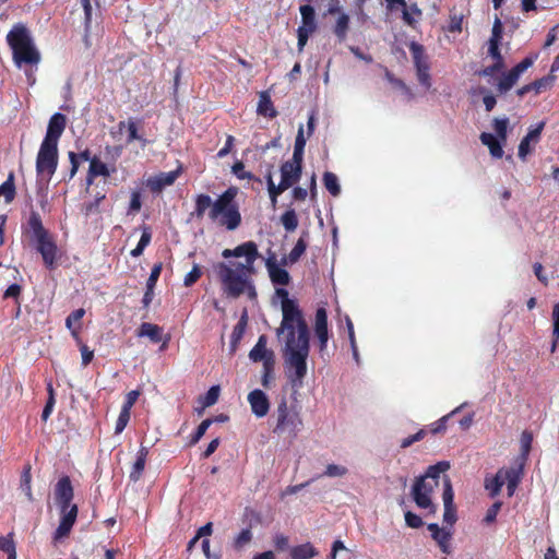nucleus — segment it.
<instances>
[{
  "label": "nucleus",
  "mask_w": 559,
  "mask_h": 559,
  "mask_svg": "<svg viewBox=\"0 0 559 559\" xmlns=\"http://www.w3.org/2000/svg\"><path fill=\"white\" fill-rule=\"evenodd\" d=\"M282 314L276 335L284 342L286 376L293 388L299 389L304 385L307 374V358L310 352L308 325L299 307L286 306Z\"/></svg>",
  "instance_id": "1"
},
{
  "label": "nucleus",
  "mask_w": 559,
  "mask_h": 559,
  "mask_svg": "<svg viewBox=\"0 0 559 559\" xmlns=\"http://www.w3.org/2000/svg\"><path fill=\"white\" fill-rule=\"evenodd\" d=\"M258 246L253 241H246L234 249H225L222 257L225 262L213 266L224 295L237 298L242 294L254 297L255 292L251 281L254 274V263L259 258Z\"/></svg>",
  "instance_id": "2"
},
{
  "label": "nucleus",
  "mask_w": 559,
  "mask_h": 559,
  "mask_svg": "<svg viewBox=\"0 0 559 559\" xmlns=\"http://www.w3.org/2000/svg\"><path fill=\"white\" fill-rule=\"evenodd\" d=\"M73 487L69 477H61L53 490L55 503L59 510V525L53 533V543H59L69 536L78 518V506L72 502Z\"/></svg>",
  "instance_id": "3"
},
{
  "label": "nucleus",
  "mask_w": 559,
  "mask_h": 559,
  "mask_svg": "<svg viewBox=\"0 0 559 559\" xmlns=\"http://www.w3.org/2000/svg\"><path fill=\"white\" fill-rule=\"evenodd\" d=\"M8 44L12 50L14 64L21 69L23 66L37 67L41 60L39 50L34 44L29 31L22 24H16L7 35Z\"/></svg>",
  "instance_id": "4"
},
{
  "label": "nucleus",
  "mask_w": 559,
  "mask_h": 559,
  "mask_svg": "<svg viewBox=\"0 0 559 559\" xmlns=\"http://www.w3.org/2000/svg\"><path fill=\"white\" fill-rule=\"evenodd\" d=\"M239 190L237 187H229L213 203L209 211V218L228 230L237 229L241 224V214L235 199Z\"/></svg>",
  "instance_id": "5"
},
{
  "label": "nucleus",
  "mask_w": 559,
  "mask_h": 559,
  "mask_svg": "<svg viewBox=\"0 0 559 559\" xmlns=\"http://www.w3.org/2000/svg\"><path fill=\"white\" fill-rule=\"evenodd\" d=\"M450 467L448 462H439L429 466L426 474L416 479L412 488V496L416 506L420 509H428L430 513L436 512V506L431 500V495L439 485L440 475Z\"/></svg>",
  "instance_id": "6"
},
{
  "label": "nucleus",
  "mask_w": 559,
  "mask_h": 559,
  "mask_svg": "<svg viewBox=\"0 0 559 559\" xmlns=\"http://www.w3.org/2000/svg\"><path fill=\"white\" fill-rule=\"evenodd\" d=\"M26 234L31 241L36 246L37 251L41 254L44 263L51 269L57 258V246L43 226L40 216L36 212H32L27 222Z\"/></svg>",
  "instance_id": "7"
},
{
  "label": "nucleus",
  "mask_w": 559,
  "mask_h": 559,
  "mask_svg": "<svg viewBox=\"0 0 559 559\" xmlns=\"http://www.w3.org/2000/svg\"><path fill=\"white\" fill-rule=\"evenodd\" d=\"M58 165V145L43 141L36 158L37 175L49 180Z\"/></svg>",
  "instance_id": "8"
},
{
  "label": "nucleus",
  "mask_w": 559,
  "mask_h": 559,
  "mask_svg": "<svg viewBox=\"0 0 559 559\" xmlns=\"http://www.w3.org/2000/svg\"><path fill=\"white\" fill-rule=\"evenodd\" d=\"M276 414L277 423L274 431L296 437L302 428V419L299 414L292 413L285 401L278 404Z\"/></svg>",
  "instance_id": "9"
},
{
  "label": "nucleus",
  "mask_w": 559,
  "mask_h": 559,
  "mask_svg": "<svg viewBox=\"0 0 559 559\" xmlns=\"http://www.w3.org/2000/svg\"><path fill=\"white\" fill-rule=\"evenodd\" d=\"M537 56L527 57L524 60H522L520 63H518L514 68H512L510 71L504 72L498 84L497 90L499 93L503 94L510 91L519 81L520 76L530 68L533 66L534 61L536 60Z\"/></svg>",
  "instance_id": "10"
},
{
  "label": "nucleus",
  "mask_w": 559,
  "mask_h": 559,
  "mask_svg": "<svg viewBox=\"0 0 559 559\" xmlns=\"http://www.w3.org/2000/svg\"><path fill=\"white\" fill-rule=\"evenodd\" d=\"M313 332L314 336L319 341V350L321 354H323L326 350L328 342L330 338L328 313L323 307L318 308L316 311Z\"/></svg>",
  "instance_id": "11"
},
{
  "label": "nucleus",
  "mask_w": 559,
  "mask_h": 559,
  "mask_svg": "<svg viewBox=\"0 0 559 559\" xmlns=\"http://www.w3.org/2000/svg\"><path fill=\"white\" fill-rule=\"evenodd\" d=\"M411 51L413 53L415 67L417 70V78L421 85L429 88L431 85L430 74H429V64L424 55V49L420 45L413 43L411 45Z\"/></svg>",
  "instance_id": "12"
},
{
  "label": "nucleus",
  "mask_w": 559,
  "mask_h": 559,
  "mask_svg": "<svg viewBox=\"0 0 559 559\" xmlns=\"http://www.w3.org/2000/svg\"><path fill=\"white\" fill-rule=\"evenodd\" d=\"M524 466L522 462L515 461L514 465L508 468H500V476L503 484H507L508 496L512 497L523 477Z\"/></svg>",
  "instance_id": "13"
},
{
  "label": "nucleus",
  "mask_w": 559,
  "mask_h": 559,
  "mask_svg": "<svg viewBox=\"0 0 559 559\" xmlns=\"http://www.w3.org/2000/svg\"><path fill=\"white\" fill-rule=\"evenodd\" d=\"M454 492L452 488L451 480L448 476L443 477V493H442V500L444 506V512H443V521L449 526H452L456 521V511L454 507Z\"/></svg>",
  "instance_id": "14"
},
{
  "label": "nucleus",
  "mask_w": 559,
  "mask_h": 559,
  "mask_svg": "<svg viewBox=\"0 0 559 559\" xmlns=\"http://www.w3.org/2000/svg\"><path fill=\"white\" fill-rule=\"evenodd\" d=\"M545 127V122L540 121L535 127H531L527 134L521 140L519 144L518 155L521 159H525L528 154L532 153L535 145L540 140L542 131Z\"/></svg>",
  "instance_id": "15"
},
{
  "label": "nucleus",
  "mask_w": 559,
  "mask_h": 559,
  "mask_svg": "<svg viewBox=\"0 0 559 559\" xmlns=\"http://www.w3.org/2000/svg\"><path fill=\"white\" fill-rule=\"evenodd\" d=\"M248 403L252 414L258 418L265 417L270 411L269 397L260 389H255L248 394Z\"/></svg>",
  "instance_id": "16"
},
{
  "label": "nucleus",
  "mask_w": 559,
  "mask_h": 559,
  "mask_svg": "<svg viewBox=\"0 0 559 559\" xmlns=\"http://www.w3.org/2000/svg\"><path fill=\"white\" fill-rule=\"evenodd\" d=\"M301 164L302 159H295V157H293L281 166V180L289 188L299 180L301 176Z\"/></svg>",
  "instance_id": "17"
},
{
  "label": "nucleus",
  "mask_w": 559,
  "mask_h": 559,
  "mask_svg": "<svg viewBox=\"0 0 559 559\" xmlns=\"http://www.w3.org/2000/svg\"><path fill=\"white\" fill-rule=\"evenodd\" d=\"M66 123H67V119H66L64 115L59 114V112L52 115L49 120L46 136H45L44 141L58 145L59 138L61 136V134L64 131Z\"/></svg>",
  "instance_id": "18"
},
{
  "label": "nucleus",
  "mask_w": 559,
  "mask_h": 559,
  "mask_svg": "<svg viewBox=\"0 0 559 559\" xmlns=\"http://www.w3.org/2000/svg\"><path fill=\"white\" fill-rule=\"evenodd\" d=\"M180 173H181L180 168L173 170V171H168V173H159L155 176L150 177L146 180V186L153 192H159L164 188L171 186L176 181V179L178 178Z\"/></svg>",
  "instance_id": "19"
},
{
  "label": "nucleus",
  "mask_w": 559,
  "mask_h": 559,
  "mask_svg": "<svg viewBox=\"0 0 559 559\" xmlns=\"http://www.w3.org/2000/svg\"><path fill=\"white\" fill-rule=\"evenodd\" d=\"M136 335L139 337H147L153 343H158L163 341V345L160 349H165L168 345V342L170 340V336L163 335V329L156 324L144 322L140 325V329L138 330Z\"/></svg>",
  "instance_id": "20"
},
{
  "label": "nucleus",
  "mask_w": 559,
  "mask_h": 559,
  "mask_svg": "<svg viewBox=\"0 0 559 559\" xmlns=\"http://www.w3.org/2000/svg\"><path fill=\"white\" fill-rule=\"evenodd\" d=\"M428 530L430 531L432 539L438 544L441 551L444 554H450L452 539L451 530L439 527V525L436 523L428 524Z\"/></svg>",
  "instance_id": "21"
},
{
  "label": "nucleus",
  "mask_w": 559,
  "mask_h": 559,
  "mask_svg": "<svg viewBox=\"0 0 559 559\" xmlns=\"http://www.w3.org/2000/svg\"><path fill=\"white\" fill-rule=\"evenodd\" d=\"M301 15V24L299 25L297 33H306L311 35L317 29L314 9L305 4L299 8Z\"/></svg>",
  "instance_id": "22"
},
{
  "label": "nucleus",
  "mask_w": 559,
  "mask_h": 559,
  "mask_svg": "<svg viewBox=\"0 0 559 559\" xmlns=\"http://www.w3.org/2000/svg\"><path fill=\"white\" fill-rule=\"evenodd\" d=\"M249 358L254 361H263L265 362L267 360V365H271L272 362V352H270L266 348V337L264 335H261L257 342V344L253 346V348L249 353Z\"/></svg>",
  "instance_id": "23"
},
{
  "label": "nucleus",
  "mask_w": 559,
  "mask_h": 559,
  "mask_svg": "<svg viewBox=\"0 0 559 559\" xmlns=\"http://www.w3.org/2000/svg\"><path fill=\"white\" fill-rule=\"evenodd\" d=\"M270 278L275 285H288L290 276L288 272L281 267L275 261L269 259L265 263Z\"/></svg>",
  "instance_id": "24"
},
{
  "label": "nucleus",
  "mask_w": 559,
  "mask_h": 559,
  "mask_svg": "<svg viewBox=\"0 0 559 559\" xmlns=\"http://www.w3.org/2000/svg\"><path fill=\"white\" fill-rule=\"evenodd\" d=\"M85 314L83 308L72 311L66 319V326L70 331L72 337L76 343H80V330L82 326L81 320Z\"/></svg>",
  "instance_id": "25"
},
{
  "label": "nucleus",
  "mask_w": 559,
  "mask_h": 559,
  "mask_svg": "<svg viewBox=\"0 0 559 559\" xmlns=\"http://www.w3.org/2000/svg\"><path fill=\"white\" fill-rule=\"evenodd\" d=\"M480 141L484 145L489 148V152L492 157L501 158L503 156L502 142L499 138H496L493 134L488 132H483L480 134Z\"/></svg>",
  "instance_id": "26"
},
{
  "label": "nucleus",
  "mask_w": 559,
  "mask_h": 559,
  "mask_svg": "<svg viewBox=\"0 0 559 559\" xmlns=\"http://www.w3.org/2000/svg\"><path fill=\"white\" fill-rule=\"evenodd\" d=\"M110 171L105 163H103L97 157H93L91 159V164L88 167V174L86 178L87 186H91L96 177H108Z\"/></svg>",
  "instance_id": "27"
},
{
  "label": "nucleus",
  "mask_w": 559,
  "mask_h": 559,
  "mask_svg": "<svg viewBox=\"0 0 559 559\" xmlns=\"http://www.w3.org/2000/svg\"><path fill=\"white\" fill-rule=\"evenodd\" d=\"M118 130L120 132L127 131V143H131L135 140H142V134L140 133V122L135 119H128L126 121H120L118 123Z\"/></svg>",
  "instance_id": "28"
},
{
  "label": "nucleus",
  "mask_w": 559,
  "mask_h": 559,
  "mask_svg": "<svg viewBox=\"0 0 559 559\" xmlns=\"http://www.w3.org/2000/svg\"><path fill=\"white\" fill-rule=\"evenodd\" d=\"M148 455V449L145 447H141V449L138 452L136 460L132 466V469L130 472V478L133 481H138L144 471L146 457Z\"/></svg>",
  "instance_id": "29"
},
{
  "label": "nucleus",
  "mask_w": 559,
  "mask_h": 559,
  "mask_svg": "<svg viewBox=\"0 0 559 559\" xmlns=\"http://www.w3.org/2000/svg\"><path fill=\"white\" fill-rule=\"evenodd\" d=\"M317 555L318 550L310 543H305L290 549L292 559H311Z\"/></svg>",
  "instance_id": "30"
},
{
  "label": "nucleus",
  "mask_w": 559,
  "mask_h": 559,
  "mask_svg": "<svg viewBox=\"0 0 559 559\" xmlns=\"http://www.w3.org/2000/svg\"><path fill=\"white\" fill-rule=\"evenodd\" d=\"M349 15L345 12H340V15H337L334 26V34L340 41L345 40L347 37V33L349 29Z\"/></svg>",
  "instance_id": "31"
},
{
  "label": "nucleus",
  "mask_w": 559,
  "mask_h": 559,
  "mask_svg": "<svg viewBox=\"0 0 559 559\" xmlns=\"http://www.w3.org/2000/svg\"><path fill=\"white\" fill-rule=\"evenodd\" d=\"M533 442V436L528 431H523L520 439V449L521 454L516 459V461L522 462V464H525L532 448Z\"/></svg>",
  "instance_id": "32"
},
{
  "label": "nucleus",
  "mask_w": 559,
  "mask_h": 559,
  "mask_svg": "<svg viewBox=\"0 0 559 559\" xmlns=\"http://www.w3.org/2000/svg\"><path fill=\"white\" fill-rule=\"evenodd\" d=\"M257 110L260 115L265 116V117L273 118L276 116V110L274 109L272 100L266 93L260 94V99L258 103Z\"/></svg>",
  "instance_id": "33"
},
{
  "label": "nucleus",
  "mask_w": 559,
  "mask_h": 559,
  "mask_svg": "<svg viewBox=\"0 0 559 559\" xmlns=\"http://www.w3.org/2000/svg\"><path fill=\"white\" fill-rule=\"evenodd\" d=\"M253 537L251 530L245 528L242 530L233 542V547L236 551H242L246 547L249 546Z\"/></svg>",
  "instance_id": "34"
},
{
  "label": "nucleus",
  "mask_w": 559,
  "mask_h": 559,
  "mask_svg": "<svg viewBox=\"0 0 559 559\" xmlns=\"http://www.w3.org/2000/svg\"><path fill=\"white\" fill-rule=\"evenodd\" d=\"M214 201L207 194H198L195 198V214L202 217L205 212L212 209Z\"/></svg>",
  "instance_id": "35"
},
{
  "label": "nucleus",
  "mask_w": 559,
  "mask_h": 559,
  "mask_svg": "<svg viewBox=\"0 0 559 559\" xmlns=\"http://www.w3.org/2000/svg\"><path fill=\"white\" fill-rule=\"evenodd\" d=\"M503 485L504 484L499 471L495 476L487 477L485 479V488L490 492L491 497L497 496L500 492Z\"/></svg>",
  "instance_id": "36"
},
{
  "label": "nucleus",
  "mask_w": 559,
  "mask_h": 559,
  "mask_svg": "<svg viewBox=\"0 0 559 559\" xmlns=\"http://www.w3.org/2000/svg\"><path fill=\"white\" fill-rule=\"evenodd\" d=\"M421 16V10L416 4L403 7V20L408 25H414Z\"/></svg>",
  "instance_id": "37"
},
{
  "label": "nucleus",
  "mask_w": 559,
  "mask_h": 559,
  "mask_svg": "<svg viewBox=\"0 0 559 559\" xmlns=\"http://www.w3.org/2000/svg\"><path fill=\"white\" fill-rule=\"evenodd\" d=\"M20 490L25 495L28 501L34 500L32 491V476L29 468H26L21 475Z\"/></svg>",
  "instance_id": "38"
},
{
  "label": "nucleus",
  "mask_w": 559,
  "mask_h": 559,
  "mask_svg": "<svg viewBox=\"0 0 559 559\" xmlns=\"http://www.w3.org/2000/svg\"><path fill=\"white\" fill-rule=\"evenodd\" d=\"M323 182L326 190L333 195L337 197L341 192V187L337 177L330 171L324 173Z\"/></svg>",
  "instance_id": "39"
},
{
  "label": "nucleus",
  "mask_w": 559,
  "mask_h": 559,
  "mask_svg": "<svg viewBox=\"0 0 559 559\" xmlns=\"http://www.w3.org/2000/svg\"><path fill=\"white\" fill-rule=\"evenodd\" d=\"M492 127L497 134V138H499L502 142H506L507 134H508L509 119L507 117L495 118L492 121Z\"/></svg>",
  "instance_id": "40"
},
{
  "label": "nucleus",
  "mask_w": 559,
  "mask_h": 559,
  "mask_svg": "<svg viewBox=\"0 0 559 559\" xmlns=\"http://www.w3.org/2000/svg\"><path fill=\"white\" fill-rule=\"evenodd\" d=\"M306 142H307V140L304 135V128H302V126H300L298 129L296 140H295V146H294V153H293V157H295V159L304 158V151H305Z\"/></svg>",
  "instance_id": "41"
},
{
  "label": "nucleus",
  "mask_w": 559,
  "mask_h": 559,
  "mask_svg": "<svg viewBox=\"0 0 559 559\" xmlns=\"http://www.w3.org/2000/svg\"><path fill=\"white\" fill-rule=\"evenodd\" d=\"M281 223L285 230L294 231L298 226V218L294 210L286 211L282 217Z\"/></svg>",
  "instance_id": "42"
},
{
  "label": "nucleus",
  "mask_w": 559,
  "mask_h": 559,
  "mask_svg": "<svg viewBox=\"0 0 559 559\" xmlns=\"http://www.w3.org/2000/svg\"><path fill=\"white\" fill-rule=\"evenodd\" d=\"M501 40L489 39L488 40V55L497 61V68H504V61L499 50V44Z\"/></svg>",
  "instance_id": "43"
},
{
  "label": "nucleus",
  "mask_w": 559,
  "mask_h": 559,
  "mask_svg": "<svg viewBox=\"0 0 559 559\" xmlns=\"http://www.w3.org/2000/svg\"><path fill=\"white\" fill-rule=\"evenodd\" d=\"M275 295L278 299H281L282 311H284V309H286V306L288 308H290V307L297 308L298 307L297 302L288 297V292L285 288H276Z\"/></svg>",
  "instance_id": "44"
},
{
  "label": "nucleus",
  "mask_w": 559,
  "mask_h": 559,
  "mask_svg": "<svg viewBox=\"0 0 559 559\" xmlns=\"http://www.w3.org/2000/svg\"><path fill=\"white\" fill-rule=\"evenodd\" d=\"M14 193L13 175H10L8 180L0 186V195H3L7 202H11L14 199Z\"/></svg>",
  "instance_id": "45"
},
{
  "label": "nucleus",
  "mask_w": 559,
  "mask_h": 559,
  "mask_svg": "<svg viewBox=\"0 0 559 559\" xmlns=\"http://www.w3.org/2000/svg\"><path fill=\"white\" fill-rule=\"evenodd\" d=\"M347 473V467L340 464H329L324 471V475L328 477H343Z\"/></svg>",
  "instance_id": "46"
},
{
  "label": "nucleus",
  "mask_w": 559,
  "mask_h": 559,
  "mask_svg": "<svg viewBox=\"0 0 559 559\" xmlns=\"http://www.w3.org/2000/svg\"><path fill=\"white\" fill-rule=\"evenodd\" d=\"M130 414H131V412L121 408L118 419L116 421V427H115L116 433H121L124 430V428L127 427V425L130 420Z\"/></svg>",
  "instance_id": "47"
},
{
  "label": "nucleus",
  "mask_w": 559,
  "mask_h": 559,
  "mask_svg": "<svg viewBox=\"0 0 559 559\" xmlns=\"http://www.w3.org/2000/svg\"><path fill=\"white\" fill-rule=\"evenodd\" d=\"M555 79L556 78L554 75L549 74L545 78L534 81L533 83H531V86H533V90L536 93H539L542 90L550 87L552 85Z\"/></svg>",
  "instance_id": "48"
},
{
  "label": "nucleus",
  "mask_w": 559,
  "mask_h": 559,
  "mask_svg": "<svg viewBox=\"0 0 559 559\" xmlns=\"http://www.w3.org/2000/svg\"><path fill=\"white\" fill-rule=\"evenodd\" d=\"M212 419H204L199 427L197 428L194 435L191 438V444H195L200 441V439L205 435L209 427L212 425Z\"/></svg>",
  "instance_id": "49"
},
{
  "label": "nucleus",
  "mask_w": 559,
  "mask_h": 559,
  "mask_svg": "<svg viewBox=\"0 0 559 559\" xmlns=\"http://www.w3.org/2000/svg\"><path fill=\"white\" fill-rule=\"evenodd\" d=\"M201 267L198 264H194L192 270L185 276L183 285L186 287H190L201 277Z\"/></svg>",
  "instance_id": "50"
},
{
  "label": "nucleus",
  "mask_w": 559,
  "mask_h": 559,
  "mask_svg": "<svg viewBox=\"0 0 559 559\" xmlns=\"http://www.w3.org/2000/svg\"><path fill=\"white\" fill-rule=\"evenodd\" d=\"M463 14H453L450 17V22L448 25V31L451 33H460L462 31L463 25Z\"/></svg>",
  "instance_id": "51"
},
{
  "label": "nucleus",
  "mask_w": 559,
  "mask_h": 559,
  "mask_svg": "<svg viewBox=\"0 0 559 559\" xmlns=\"http://www.w3.org/2000/svg\"><path fill=\"white\" fill-rule=\"evenodd\" d=\"M287 189H289V187L281 180L278 185H275L274 190L269 191V195L273 207L276 206L277 197Z\"/></svg>",
  "instance_id": "52"
},
{
  "label": "nucleus",
  "mask_w": 559,
  "mask_h": 559,
  "mask_svg": "<svg viewBox=\"0 0 559 559\" xmlns=\"http://www.w3.org/2000/svg\"><path fill=\"white\" fill-rule=\"evenodd\" d=\"M231 173L238 178V179H251L252 174L245 170V165L242 162H236L231 167Z\"/></svg>",
  "instance_id": "53"
},
{
  "label": "nucleus",
  "mask_w": 559,
  "mask_h": 559,
  "mask_svg": "<svg viewBox=\"0 0 559 559\" xmlns=\"http://www.w3.org/2000/svg\"><path fill=\"white\" fill-rule=\"evenodd\" d=\"M218 395H219V386L214 385V386L210 388V390L206 392L205 397H204V405L205 406L214 405L218 400Z\"/></svg>",
  "instance_id": "54"
},
{
  "label": "nucleus",
  "mask_w": 559,
  "mask_h": 559,
  "mask_svg": "<svg viewBox=\"0 0 559 559\" xmlns=\"http://www.w3.org/2000/svg\"><path fill=\"white\" fill-rule=\"evenodd\" d=\"M405 523L407 526H409L412 528H418L423 525V520L417 514H415L411 511H407V512H405Z\"/></svg>",
  "instance_id": "55"
},
{
  "label": "nucleus",
  "mask_w": 559,
  "mask_h": 559,
  "mask_svg": "<svg viewBox=\"0 0 559 559\" xmlns=\"http://www.w3.org/2000/svg\"><path fill=\"white\" fill-rule=\"evenodd\" d=\"M140 394H141V392L139 390L130 391L126 396L122 408L131 412V408L134 405V403L136 402V400L139 399Z\"/></svg>",
  "instance_id": "56"
},
{
  "label": "nucleus",
  "mask_w": 559,
  "mask_h": 559,
  "mask_svg": "<svg viewBox=\"0 0 559 559\" xmlns=\"http://www.w3.org/2000/svg\"><path fill=\"white\" fill-rule=\"evenodd\" d=\"M141 193L139 191H132L131 200L129 205V213H136L141 210Z\"/></svg>",
  "instance_id": "57"
},
{
  "label": "nucleus",
  "mask_w": 559,
  "mask_h": 559,
  "mask_svg": "<svg viewBox=\"0 0 559 559\" xmlns=\"http://www.w3.org/2000/svg\"><path fill=\"white\" fill-rule=\"evenodd\" d=\"M160 271H162V265L160 264H156L154 265V267L152 269L151 271V274H150V277L147 280V283H146V287L148 290H153L159 275H160Z\"/></svg>",
  "instance_id": "58"
},
{
  "label": "nucleus",
  "mask_w": 559,
  "mask_h": 559,
  "mask_svg": "<svg viewBox=\"0 0 559 559\" xmlns=\"http://www.w3.org/2000/svg\"><path fill=\"white\" fill-rule=\"evenodd\" d=\"M305 250H306V243L304 242V240L299 239L289 253L290 261L292 262L297 261L300 258V255L305 252Z\"/></svg>",
  "instance_id": "59"
},
{
  "label": "nucleus",
  "mask_w": 559,
  "mask_h": 559,
  "mask_svg": "<svg viewBox=\"0 0 559 559\" xmlns=\"http://www.w3.org/2000/svg\"><path fill=\"white\" fill-rule=\"evenodd\" d=\"M78 344L80 345V352H81V356H82V365L87 366L94 357V352L91 350L85 344H82L81 341Z\"/></svg>",
  "instance_id": "60"
},
{
  "label": "nucleus",
  "mask_w": 559,
  "mask_h": 559,
  "mask_svg": "<svg viewBox=\"0 0 559 559\" xmlns=\"http://www.w3.org/2000/svg\"><path fill=\"white\" fill-rule=\"evenodd\" d=\"M501 506L502 503L501 502H495L488 510H487V513H486V516H485V522L486 523H492L495 522L496 518H497V514L498 512L500 511L501 509Z\"/></svg>",
  "instance_id": "61"
},
{
  "label": "nucleus",
  "mask_w": 559,
  "mask_h": 559,
  "mask_svg": "<svg viewBox=\"0 0 559 559\" xmlns=\"http://www.w3.org/2000/svg\"><path fill=\"white\" fill-rule=\"evenodd\" d=\"M234 144H235V138L233 135H227L224 147H222L217 152V157L223 158L226 155H228L231 152Z\"/></svg>",
  "instance_id": "62"
},
{
  "label": "nucleus",
  "mask_w": 559,
  "mask_h": 559,
  "mask_svg": "<svg viewBox=\"0 0 559 559\" xmlns=\"http://www.w3.org/2000/svg\"><path fill=\"white\" fill-rule=\"evenodd\" d=\"M551 319L554 325L552 334L555 337L559 338V302L554 305Z\"/></svg>",
  "instance_id": "63"
},
{
  "label": "nucleus",
  "mask_w": 559,
  "mask_h": 559,
  "mask_svg": "<svg viewBox=\"0 0 559 559\" xmlns=\"http://www.w3.org/2000/svg\"><path fill=\"white\" fill-rule=\"evenodd\" d=\"M450 415H444L431 425V432L439 433L445 430Z\"/></svg>",
  "instance_id": "64"
}]
</instances>
